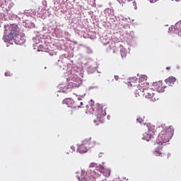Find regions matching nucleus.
<instances>
[{"instance_id": "obj_16", "label": "nucleus", "mask_w": 181, "mask_h": 181, "mask_svg": "<svg viewBox=\"0 0 181 181\" xmlns=\"http://www.w3.org/2000/svg\"><path fill=\"white\" fill-rule=\"evenodd\" d=\"M119 49L120 50V54H121L122 57V58L127 57V51H125V48H124V46L120 45L119 46Z\"/></svg>"}, {"instance_id": "obj_26", "label": "nucleus", "mask_w": 181, "mask_h": 181, "mask_svg": "<svg viewBox=\"0 0 181 181\" xmlns=\"http://www.w3.org/2000/svg\"><path fill=\"white\" fill-rule=\"evenodd\" d=\"M166 70H170V66H167Z\"/></svg>"}, {"instance_id": "obj_15", "label": "nucleus", "mask_w": 181, "mask_h": 181, "mask_svg": "<svg viewBox=\"0 0 181 181\" xmlns=\"http://www.w3.org/2000/svg\"><path fill=\"white\" fill-rule=\"evenodd\" d=\"M75 151H76V147H74V146H71L65 148V153H66L67 155H70V153H73Z\"/></svg>"}, {"instance_id": "obj_1", "label": "nucleus", "mask_w": 181, "mask_h": 181, "mask_svg": "<svg viewBox=\"0 0 181 181\" xmlns=\"http://www.w3.org/2000/svg\"><path fill=\"white\" fill-rule=\"evenodd\" d=\"M86 112L93 114V122L96 125L104 124L105 122V116L107 112L100 103H95L94 100H90L89 104L86 105Z\"/></svg>"}, {"instance_id": "obj_5", "label": "nucleus", "mask_w": 181, "mask_h": 181, "mask_svg": "<svg viewBox=\"0 0 181 181\" xmlns=\"http://www.w3.org/2000/svg\"><path fill=\"white\" fill-rule=\"evenodd\" d=\"M77 177L79 181H95L97 179V175H95V171L90 170L87 172L81 171Z\"/></svg>"}, {"instance_id": "obj_8", "label": "nucleus", "mask_w": 181, "mask_h": 181, "mask_svg": "<svg viewBox=\"0 0 181 181\" xmlns=\"http://www.w3.org/2000/svg\"><path fill=\"white\" fill-rule=\"evenodd\" d=\"M155 87L157 91H158V93L163 92L165 88H166V86L163 84V82L162 81H159L158 82H156Z\"/></svg>"}, {"instance_id": "obj_3", "label": "nucleus", "mask_w": 181, "mask_h": 181, "mask_svg": "<svg viewBox=\"0 0 181 181\" xmlns=\"http://www.w3.org/2000/svg\"><path fill=\"white\" fill-rule=\"evenodd\" d=\"M173 132L174 130L172 127H167L163 129L158 134L156 139V144H158V145H163L165 146L173 136Z\"/></svg>"}, {"instance_id": "obj_7", "label": "nucleus", "mask_w": 181, "mask_h": 181, "mask_svg": "<svg viewBox=\"0 0 181 181\" xmlns=\"http://www.w3.org/2000/svg\"><path fill=\"white\" fill-rule=\"evenodd\" d=\"M78 81V82L76 83V81L74 82H70L67 86V90H69L68 91H70V90H71V88H78L79 86L81 85V81H80V78H77L76 79Z\"/></svg>"}, {"instance_id": "obj_27", "label": "nucleus", "mask_w": 181, "mask_h": 181, "mask_svg": "<svg viewBox=\"0 0 181 181\" xmlns=\"http://www.w3.org/2000/svg\"><path fill=\"white\" fill-rule=\"evenodd\" d=\"M130 86H131V87H132V83H131V82H130Z\"/></svg>"}, {"instance_id": "obj_14", "label": "nucleus", "mask_w": 181, "mask_h": 181, "mask_svg": "<svg viewBox=\"0 0 181 181\" xmlns=\"http://www.w3.org/2000/svg\"><path fill=\"white\" fill-rule=\"evenodd\" d=\"M165 82L166 83V84H168V86H173V84H175V83L176 82V78L173 76H170L168 78H166L165 80Z\"/></svg>"}, {"instance_id": "obj_2", "label": "nucleus", "mask_w": 181, "mask_h": 181, "mask_svg": "<svg viewBox=\"0 0 181 181\" xmlns=\"http://www.w3.org/2000/svg\"><path fill=\"white\" fill-rule=\"evenodd\" d=\"M140 86L141 88L136 90V94H138L139 96L143 95L145 98L150 100L152 103H155V101H158V100H159V96H158L156 90L150 88L148 82L141 83Z\"/></svg>"}, {"instance_id": "obj_25", "label": "nucleus", "mask_w": 181, "mask_h": 181, "mask_svg": "<svg viewBox=\"0 0 181 181\" xmlns=\"http://www.w3.org/2000/svg\"><path fill=\"white\" fill-rule=\"evenodd\" d=\"M151 4H154V2H156V0H150Z\"/></svg>"}, {"instance_id": "obj_22", "label": "nucleus", "mask_w": 181, "mask_h": 181, "mask_svg": "<svg viewBox=\"0 0 181 181\" xmlns=\"http://www.w3.org/2000/svg\"><path fill=\"white\" fill-rule=\"evenodd\" d=\"M97 163H90V168H97Z\"/></svg>"}, {"instance_id": "obj_21", "label": "nucleus", "mask_w": 181, "mask_h": 181, "mask_svg": "<svg viewBox=\"0 0 181 181\" xmlns=\"http://www.w3.org/2000/svg\"><path fill=\"white\" fill-rule=\"evenodd\" d=\"M142 80H145V81H146V76L140 77L139 79V83H141V81H142Z\"/></svg>"}, {"instance_id": "obj_9", "label": "nucleus", "mask_w": 181, "mask_h": 181, "mask_svg": "<svg viewBox=\"0 0 181 181\" xmlns=\"http://www.w3.org/2000/svg\"><path fill=\"white\" fill-rule=\"evenodd\" d=\"M85 143L86 145L88 146V148H94V146H95V145L98 144L95 141V140L91 139V137H90L89 139H86L85 140Z\"/></svg>"}, {"instance_id": "obj_13", "label": "nucleus", "mask_w": 181, "mask_h": 181, "mask_svg": "<svg viewBox=\"0 0 181 181\" xmlns=\"http://www.w3.org/2000/svg\"><path fill=\"white\" fill-rule=\"evenodd\" d=\"M153 135H155V133L153 132H149L148 133H144V139L145 141H149L153 138Z\"/></svg>"}, {"instance_id": "obj_6", "label": "nucleus", "mask_w": 181, "mask_h": 181, "mask_svg": "<svg viewBox=\"0 0 181 181\" xmlns=\"http://www.w3.org/2000/svg\"><path fill=\"white\" fill-rule=\"evenodd\" d=\"M153 155H155V156H158L160 160H166L168 158V154H166V153L161 152L159 148L153 152Z\"/></svg>"}, {"instance_id": "obj_4", "label": "nucleus", "mask_w": 181, "mask_h": 181, "mask_svg": "<svg viewBox=\"0 0 181 181\" xmlns=\"http://www.w3.org/2000/svg\"><path fill=\"white\" fill-rule=\"evenodd\" d=\"M6 35H4V42H9V40H16L19 42V31H18V25L13 24L8 27V29L5 30Z\"/></svg>"}, {"instance_id": "obj_18", "label": "nucleus", "mask_w": 181, "mask_h": 181, "mask_svg": "<svg viewBox=\"0 0 181 181\" xmlns=\"http://www.w3.org/2000/svg\"><path fill=\"white\" fill-rule=\"evenodd\" d=\"M96 170H98V172H100V173H102L103 170H104V166L99 165L96 166Z\"/></svg>"}, {"instance_id": "obj_23", "label": "nucleus", "mask_w": 181, "mask_h": 181, "mask_svg": "<svg viewBox=\"0 0 181 181\" xmlns=\"http://www.w3.org/2000/svg\"><path fill=\"white\" fill-rule=\"evenodd\" d=\"M137 121H138V122H139L140 124H142V122H143V120H142L141 118H138V119H137Z\"/></svg>"}, {"instance_id": "obj_12", "label": "nucleus", "mask_w": 181, "mask_h": 181, "mask_svg": "<svg viewBox=\"0 0 181 181\" xmlns=\"http://www.w3.org/2000/svg\"><path fill=\"white\" fill-rule=\"evenodd\" d=\"M62 103L68 105V107H71V108H74V100L70 98L64 99Z\"/></svg>"}, {"instance_id": "obj_17", "label": "nucleus", "mask_w": 181, "mask_h": 181, "mask_svg": "<svg viewBox=\"0 0 181 181\" xmlns=\"http://www.w3.org/2000/svg\"><path fill=\"white\" fill-rule=\"evenodd\" d=\"M102 173L105 176V177H110L111 175V170L110 169L104 168L103 170L102 171Z\"/></svg>"}, {"instance_id": "obj_19", "label": "nucleus", "mask_w": 181, "mask_h": 181, "mask_svg": "<svg viewBox=\"0 0 181 181\" xmlns=\"http://www.w3.org/2000/svg\"><path fill=\"white\" fill-rule=\"evenodd\" d=\"M112 50L113 51V53H117L118 47H117V45L113 46V47L112 48Z\"/></svg>"}, {"instance_id": "obj_10", "label": "nucleus", "mask_w": 181, "mask_h": 181, "mask_svg": "<svg viewBox=\"0 0 181 181\" xmlns=\"http://www.w3.org/2000/svg\"><path fill=\"white\" fill-rule=\"evenodd\" d=\"M83 100L80 98H77L74 100V108H83Z\"/></svg>"}, {"instance_id": "obj_24", "label": "nucleus", "mask_w": 181, "mask_h": 181, "mask_svg": "<svg viewBox=\"0 0 181 181\" xmlns=\"http://www.w3.org/2000/svg\"><path fill=\"white\" fill-rule=\"evenodd\" d=\"M115 79L116 81L119 80V76H118L117 75H115Z\"/></svg>"}, {"instance_id": "obj_20", "label": "nucleus", "mask_w": 181, "mask_h": 181, "mask_svg": "<svg viewBox=\"0 0 181 181\" xmlns=\"http://www.w3.org/2000/svg\"><path fill=\"white\" fill-rule=\"evenodd\" d=\"M5 76L6 77H11L12 76V73H11V71H6L5 73Z\"/></svg>"}, {"instance_id": "obj_11", "label": "nucleus", "mask_w": 181, "mask_h": 181, "mask_svg": "<svg viewBox=\"0 0 181 181\" xmlns=\"http://www.w3.org/2000/svg\"><path fill=\"white\" fill-rule=\"evenodd\" d=\"M88 146L86 144V141H84V144H81L78 148V151L80 153H86L87 151H88Z\"/></svg>"}]
</instances>
